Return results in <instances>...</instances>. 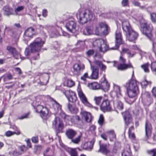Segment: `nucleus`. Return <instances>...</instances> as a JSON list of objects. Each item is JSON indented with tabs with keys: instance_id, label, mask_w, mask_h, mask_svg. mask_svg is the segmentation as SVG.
<instances>
[{
	"instance_id": "obj_1",
	"label": "nucleus",
	"mask_w": 156,
	"mask_h": 156,
	"mask_svg": "<svg viewBox=\"0 0 156 156\" xmlns=\"http://www.w3.org/2000/svg\"><path fill=\"white\" fill-rule=\"evenodd\" d=\"M133 76L134 70H133L132 78L126 84L127 94L130 98H135L139 93L138 82L133 78Z\"/></svg>"
},
{
	"instance_id": "obj_2",
	"label": "nucleus",
	"mask_w": 156,
	"mask_h": 156,
	"mask_svg": "<svg viewBox=\"0 0 156 156\" xmlns=\"http://www.w3.org/2000/svg\"><path fill=\"white\" fill-rule=\"evenodd\" d=\"M141 30L142 33L152 42L153 50L156 52V40L152 34V27L151 25L147 24L146 23H140Z\"/></svg>"
},
{
	"instance_id": "obj_3",
	"label": "nucleus",
	"mask_w": 156,
	"mask_h": 156,
	"mask_svg": "<svg viewBox=\"0 0 156 156\" xmlns=\"http://www.w3.org/2000/svg\"><path fill=\"white\" fill-rule=\"evenodd\" d=\"M122 26L123 31L126 33V35L127 40L130 41H134L137 39L138 34L132 29L128 21H123Z\"/></svg>"
},
{
	"instance_id": "obj_4",
	"label": "nucleus",
	"mask_w": 156,
	"mask_h": 156,
	"mask_svg": "<svg viewBox=\"0 0 156 156\" xmlns=\"http://www.w3.org/2000/svg\"><path fill=\"white\" fill-rule=\"evenodd\" d=\"M44 44V41L41 38H36L33 43L30 44V50L28 48H26L25 51V55L27 56H28L31 52H39Z\"/></svg>"
},
{
	"instance_id": "obj_5",
	"label": "nucleus",
	"mask_w": 156,
	"mask_h": 156,
	"mask_svg": "<svg viewBox=\"0 0 156 156\" xmlns=\"http://www.w3.org/2000/svg\"><path fill=\"white\" fill-rule=\"evenodd\" d=\"M79 22L83 24L91 20L93 18L92 12L88 9H80L76 15Z\"/></svg>"
},
{
	"instance_id": "obj_6",
	"label": "nucleus",
	"mask_w": 156,
	"mask_h": 156,
	"mask_svg": "<svg viewBox=\"0 0 156 156\" xmlns=\"http://www.w3.org/2000/svg\"><path fill=\"white\" fill-rule=\"evenodd\" d=\"M110 31V28L105 22H101L96 25L95 29V34L99 35L102 34L104 35H107Z\"/></svg>"
},
{
	"instance_id": "obj_7",
	"label": "nucleus",
	"mask_w": 156,
	"mask_h": 156,
	"mask_svg": "<svg viewBox=\"0 0 156 156\" xmlns=\"http://www.w3.org/2000/svg\"><path fill=\"white\" fill-rule=\"evenodd\" d=\"M93 45L94 47H97L101 51L103 52L109 49L106 42L101 39L96 40L93 42Z\"/></svg>"
},
{
	"instance_id": "obj_8",
	"label": "nucleus",
	"mask_w": 156,
	"mask_h": 156,
	"mask_svg": "<svg viewBox=\"0 0 156 156\" xmlns=\"http://www.w3.org/2000/svg\"><path fill=\"white\" fill-rule=\"evenodd\" d=\"M123 54L122 55L121 54V55L119 58V61L120 62L122 63L120 64L117 66H116L117 62L114 61V66L115 67H117V69L118 70H125L128 68H132L133 69V67L131 64H127L125 63L126 62L125 59L123 57Z\"/></svg>"
},
{
	"instance_id": "obj_9",
	"label": "nucleus",
	"mask_w": 156,
	"mask_h": 156,
	"mask_svg": "<svg viewBox=\"0 0 156 156\" xmlns=\"http://www.w3.org/2000/svg\"><path fill=\"white\" fill-rule=\"evenodd\" d=\"M53 127L56 129L57 133L63 132L64 125L58 117H55L52 123Z\"/></svg>"
},
{
	"instance_id": "obj_10",
	"label": "nucleus",
	"mask_w": 156,
	"mask_h": 156,
	"mask_svg": "<svg viewBox=\"0 0 156 156\" xmlns=\"http://www.w3.org/2000/svg\"><path fill=\"white\" fill-rule=\"evenodd\" d=\"M73 68V74L76 75H79L84 69L85 66L83 63L79 62L75 64Z\"/></svg>"
},
{
	"instance_id": "obj_11",
	"label": "nucleus",
	"mask_w": 156,
	"mask_h": 156,
	"mask_svg": "<svg viewBox=\"0 0 156 156\" xmlns=\"http://www.w3.org/2000/svg\"><path fill=\"white\" fill-rule=\"evenodd\" d=\"M44 98V96L39 95L37 96L36 98V103H36L37 106L34 108L36 110V112H41L43 109V108H45L44 107L42 104V102H43L42 101L43 99Z\"/></svg>"
},
{
	"instance_id": "obj_12",
	"label": "nucleus",
	"mask_w": 156,
	"mask_h": 156,
	"mask_svg": "<svg viewBox=\"0 0 156 156\" xmlns=\"http://www.w3.org/2000/svg\"><path fill=\"white\" fill-rule=\"evenodd\" d=\"M66 29L70 32L74 33L77 30V25L74 20L68 21L66 25Z\"/></svg>"
},
{
	"instance_id": "obj_13",
	"label": "nucleus",
	"mask_w": 156,
	"mask_h": 156,
	"mask_svg": "<svg viewBox=\"0 0 156 156\" xmlns=\"http://www.w3.org/2000/svg\"><path fill=\"white\" fill-rule=\"evenodd\" d=\"M115 47L111 48L115 50L118 49L120 44L122 43V39L121 33L119 30H117L115 33Z\"/></svg>"
},
{
	"instance_id": "obj_14",
	"label": "nucleus",
	"mask_w": 156,
	"mask_h": 156,
	"mask_svg": "<svg viewBox=\"0 0 156 156\" xmlns=\"http://www.w3.org/2000/svg\"><path fill=\"white\" fill-rule=\"evenodd\" d=\"M100 109L103 112L112 111L110 101L108 100H104L100 106Z\"/></svg>"
},
{
	"instance_id": "obj_15",
	"label": "nucleus",
	"mask_w": 156,
	"mask_h": 156,
	"mask_svg": "<svg viewBox=\"0 0 156 156\" xmlns=\"http://www.w3.org/2000/svg\"><path fill=\"white\" fill-rule=\"evenodd\" d=\"M90 64V69L92 71V73L90 77V78L94 80H97L99 78V68Z\"/></svg>"
},
{
	"instance_id": "obj_16",
	"label": "nucleus",
	"mask_w": 156,
	"mask_h": 156,
	"mask_svg": "<svg viewBox=\"0 0 156 156\" xmlns=\"http://www.w3.org/2000/svg\"><path fill=\"white\" fill-rule=\"evenodd\" d=\"M100 82V89L102 90L105 91H108L109 89V84L106 80L105 75L101 80Z\"/></svg>"
},
{
	"instance_id": "obj_17",
	"label": "nucleus",
	"mask_w": 156,
	"mask_h": 156,
	"mask_svg": "<svg viewBox=\"0 0 156 156\" xmlns=\"http://www.w3.org/2000/svg\"><path fill=\"white\" fill-rule=\"evenodd\" d=\"M34 33V29L31 28L30 27L27 29L25 31L24 35V40L25 41V43L27 44V41L30 38H31Z\"/></svg>"
},
{
	"instance_id": "obj_18",
	"label": "nucleus",
	"mask_w": 156,
	"mask_h": 156,
	"mask_svg": "<svg viewBox=\"0 0 156 156\" xmlns=\"http://www.w3.org/2000/svg\"><path fill=\"white\" fill-rule=\"evenodd\" d=\"M78 94L81 101L85 105L89 108L93 107L92 105L88 102L85 96L81 90L78 91Z\"/></svg>"
},
{
	"instance_id": "obj_19",
	"label": "nucleus",
	"mask_w": 156,
	"mask_h": 156,
	"mask_svg": "<svg viewBox=\"0 0 156 156\" xmlns=\"http://www.w3.org/2000/svg\"><path fill=\"white\" fill-rule=\"evenodd\" d=\"M82 119H84L86 122H90L92 120V117L90 113L83 110L80 112Z\"/></svg>"
},
{
	"instance_id": "obj_20",
	"label": "nucleus",
	"mask_w": 156,
	"mask_h": 156,
	"mask_svg": "<svg viewBox=\"0 0 156 156\" xmlns=\"http://www.w3.org/2000/svg\"><path fill=\"white\" fill-rule=\"evenodd\" d=\"M111 94L113 97L115 96L117 97H119L121 96L122 95L120 87L118 85H114L113 90Z\"/></svg>"
},
{
	"instance_id": "obj_21",
	"label": "nucleus",
	"mask_w": 156,
	"mask_h": 156,
	"mask_svg": "<svg viewBox=\"0 0 156 156\" xmlns=\"http://www.w3.org/2000/svg\"><path fill=\"white\" fill-rule=\"evenodd\" d=\"M48 31L51 37H54L57 35L59 34L58 29H56L55 27L49 26L48 28Z\"/></svg>"
},
{
	"instance_id": "obj_22",
	"label": "nucleus",
	"mask_w": 156,
	"mask_h": 156,
	"mask_svg": "<svg viewBox=\"0 0 156 156\" xmlns=\"http://www.w3.org/2000/svg\"><path fill=\"white\" fill-rule=\"evenodd\" d=\"M7 49L12 54L13 56L16 59H18L20 58H21L20 54L16 51L14 48L11 46H8L7 47Z\"/></svg>"
},
{
	"instance_id": "obj_23",
	"label": "nucleus",
	"mask_w": 156,
	"mask_h": 156,
	"mask_svg": "<svg viewBox=\"0 0 156 156\" xmlns=\"http://www.w3.org/2000/svg\"><path fill=\"white\" fill-rule=\"evenodd\" d=\"M99 151L103 154H106L108 153L109 150L108 149V146L105 144H100Z\"/></svg>"
},
{
	"instance_id": "obj_24",
	"label": "nucleus",
	"mask_w": 156,
	"mask_h": 156,
	"mask_svg": "<svg viewBox=\"0 0 156 156\" xmlns=\"http://www.w3.org/2000/svg\"><path fill=\"white\" fill-rule=\"evenodd\" d=\"M76 133V131L74 130L68 129L66 131V134L67 137L71 140L75 136Z\"/></svg>"
},
{
	"instance_id": "obj_25",
	"label": "nucleus",
	"mask_w": 156,
	"mask_h": 156,
	"mask_svg": "<svg viewBox=\"0 0 156 156\" xmlns=\"http://www.w3.org/2000/svg\"><path fill=\"white\" fill-rule=\"evenodd\" d=\"M87 86L90 89L93 90L100 89V84L96 82L89 83Z\"/></svg>"
},
{
	"instance_id": "obj_26",
	"label": "nucleus",
	"mask_w": 156,
	"mask_h": 156,
	"mask_svg": "<svg viewBox=\"0 0 156 156\" xmlns=\"http://www.w3.org/2000/svg\"><path fill=\"white\" fill-rule=\"evenodd\" d=\"M60 115L66 122H67L70 121L72 122H73V117H72L69 115H66L63 112H61Z\"/></svg>"
},
{
	"instance_id": "obj_27",
	"label": "nucleus",
	"mask_w": 156,
	"mask_h": 156,
	"mask_svg": "<svg viewBox=\"0 0 156 156\" xmlns=\"http://www.w3.org/2000/svg\"><path fill=\"white\" fill-rule=\"evenodd\" d=\"M123 115L125 124L126 125H128L131 121V115L127 112H124Z\"/></svg>"
},
{
	"instance_id": "obj_28",
	"label": "nucleus",
	"mask_w": 156,
	"mask_h": 156,
	"mask_svg": "<svg viewBox=\"0 0 156 156\" xmlns=\"http://www.w3.org/2000/svg\"><path fill=\"white\" fill-rule=\"evenodd\" d=\"M69 95L67 97L68 100L71 102H74L77 100L75 93L72 91H69Z\"/></svg>"
},
{
	"instance_id": "obj_29",
	"label": "nucleus",
	"mask_w": 156,
	"mask_h": 156,
	"mask_svg": "<svg viewBox=\"0 0 156 156\" xmlns=\"http://www.w3.org/2000/svg\"><path fill=\"white\" fill-rule=\"evenodd\" d=\"M106 133L108 136L110 141H113L115 140L116 135L113 130L108 131Z\"/></svg>"
},
{
	"instance_id": "obj_30",
	"label": "nucleus",
	"mask_w": 156,
	"mask_h": 156,
	"mask_svg": "<svg viewBox=\"0 0 156 156\" xmlns=\"http://www.w3.org/2000/svg\"><path fill=\"white\" fill-rule=\"evenodd\" d=\"M3 9L5 11L4 14L6 16H9L14 14L12 9L10 8L8 6H5Z\"/></svg>"
},
{
	"instance_id": "obj_31",
	"label": "nucleus",
	"mask_w": 156,
	"mask_h": 156,
	"mask_svg": "<svg viewBox=\"0 0 156 156\" xmlns=\"http://www.w3.org/2000/svg\"><path fill=\"white\" fill-rule=\"evenodd\" d=\"M77 148H68L67 151L71 156H79L77 151Z\"/></svg>"
},
{
	"instance_id": "obj_32",
	"label": "nucleus",
	"mask_w": 156,
	"mask_h": 156,
	"mask_svg": "<svg viewBox=\"0 0 156 156\" xmlns=\"http://www.w3.org/2000/svg\"><path fill=\"white\" fill-rule=\"evenodd\" d=\"M114 106L115 109H118L122 110L123 108V105L122 103L119 101L114 102Z\"/></svg>"
},
{
	"instance_id": "obj_33",
	"label": "nucleus",
	"mask_w": 156,
	"mask_h": 156,
	"mask_svg": "<svg viewBox=\"0 0 156 156\" xmlns=\"http://www.w3.org/2000/svg\"><path fill=\"white\" fill-rule=\"evenodd\" d=\"M93 147V144L91 142L85 143L83 145V149L89 151H91Z\"/></svg>"
},
{
	"instance_id": "obj_34",
	"label": "nucleus",
	"mask_w": 156,
	"mask_h": 156,
	"mask_svg": "<svg viewBox=\"0 0 156 156\" xmlns=\"http://www.w3.org/2000/svg\"><path fill=\"white\" fill-rule=\"evenodd\" d=\"M121 53L122 55L125 53H127L128 55V57L129 58L133 57L135 54L134 53H132L128 49L125 48H123L122 49V51L121 52Z\"/></svg>"
},
{
	"instance_id": "obj_35",
	"label": "nucleus",
	"mask_w": 156,
	"mask_h": 156,
	"mask_svg": "<svg viewBox=\"0 0 156 156\" xmlns=\"http://www.w3.org/2000/svg\"><path fill=\"white\" fill-rule=\"evenodd\" d=\"M94 63L95 65L98 66L102 71H105L106 69V66L104 65L101 62L95 60L94 61Z\"/></svg>"
},
{
	"instance_id": "obj_36",
	"label": "nucleus",
	"mask_w": 156,
	"mask_h": 156,
	"mask_svg": "<svg viewBox=\"0 0 156 156\" xmlns=\"http://www.w3.org/2000/svg\"><path fill=\"white\" fill-rule=\"evenodd\" d=\"M63 85L64 86L71 87L74 85L75 83L71 79H68L64 82Z\"/></svg>"
},
{
	"instance_id": "obj_37",
	"label": "nucleus",
	"mask_w": 156,
	"mask_h": 156,
	"mask_svg": "<svg viewBox=\"0 0 156 156\" xmlns=\"http://www.w3.org/2000/svg\"><path fill=\"white\" fill-rule=\"evenodd\" d=\"M142 97L143 99V101H146V99H148L149 101H151L150 94L148 92H146L143 93L142 94Z\"/></svg>"
},
{
	"instance_id": "obj_38",
	"label": "nucleus",
	"mask_w": 156,
	"mask_h": 156,
	"mask_svg": "<svg viewBox=\"0 0 156 156\" xmlns=\"http://www.w3.org/2000/svg\"><path fill=\"white\" fill-rule=\"evenodd\" d=\"M151 126L148 123L147 121L146 122L145 131L146 136L148 137V135L151 133Z\"/></svg>"
},
{
	"instance_id": "obj_39",
	"label": "nucleus",
	"mask_w": 156,
	"mask_h": 156,
	"mask_svg": "<svg viewBox=\"0 0 156 156\" xmlns=\"http://www.w3.org/2000/svg\"><path fill=\"white\" fill-rule=\"evenodd\" d=\"M40 113L41 116L43 119H46L48 114V109L46 107L43 108L42 111Z\"/></svg>"
},
{
	"instance_id": "obj_40",
	"label": "nucleus",
	"mask_w": 156,
	"mask_h": 156,
	"mask_svg": "<svg viewBox=\"0 0 156 156\" xmlns=\"http://www.w3.org/2000/svg\"><path fill=\"white\" fill-rule=\"evenodd\" d=\"M53 107L55 110L56 111H60L61 109V106L55 101H54Z\"/></svg>"
},
{
	"instance_id": "obj_41",
	"label": "nucleus",
	"mask_w": 156,
	"mask_h": 156,
	"mask_svg": "<svg viewBox=\"0 0 156 156\" xmlns=\"http://www.w3.org/2000/svg\"><path fill=\"white\" fill-rule=\"evenodd\" d=\"M73 123L79 124L80 125H81L82 124V122L80 120L79 117L78 115H75V116L73 117Z\"/></svg>"
},
{
	"instance_id": "obj_42",
	"label": "nucleus",
	"mask_w": 156,
	"mask_h": 156,
	"mask_svg": "<svg viewBox=\"0 0 156 156\" xmlns=\"http://www.w3.org/2000/svg\"><path fill=\"white\" fill-rule=\"evenodd\" d=\"M103 97L102 96H95L94 100L96 105H99Z\"/></svg>"
},
{
	"instance_id": "obj_43",
	"label": "nucleus",
	"mask_w": 156,
	"mask_h": 156,
	"mask_svg": "<svg viewBox=\"0 0 156 156\" xmlns=\"http://www.w3.org/2000/svg\"><path fill=\"white\" fill-rule=\"evenodd\" d=\"M149 64L148 63H147L141 65V67L145 72L148 73L149 72Z\"/></svg>"
},
{
	"instance_id": "obj_44",
	"label": "nucleus",
	"mask_w": 156,
	"mask_h": 156,
	"mask_svg": "<svg viewBox=\"0 0 156 156\" xmlns=\"http://www.w3.org/2000/svg\"><path fill=\"white\" fill-rule=\"evenodd\" d=\"M122 155V156H131V152L129 146H128V148L124 150Z\"/></svg>"
},
{
	"instance_id": "obj_45",
	"label": "nucleus",
	"mask_w": 156,
	"mask_h": 156,
	"mask_svg": "<svg viewBox=\"0 0 156 156\" xmlns=\"http://www.w3.org/2000/svg\"><path fill=\"white\" fill-rule=\"evenodd\" d=\"M81 136V135H80L75 138H73L71 139V141L75 144H78L80 141Z\"/></svg>"
},
{
	"instance_id": "obj_46",
	"label": "nucleus",
	"mask_w": 156,
	"mask_h": 156,
	"mask_svg": "<svg viewBox=\"0 0 156 156\" xmlns=\"http://www.w3.org/2000/svg\"><path fill=\"white\" fill-rule=\"evenodd\" d=\"M133 129V127H131L129 130V136L130 138L132 140H134L135 139V136L133 133L132 132V131Z\"/></svg>"
},
{
	"instance_id": "obj_47",
	"label": "nucleus",
	"mask_w": 156,
	"mask_h": 156,
	"mask_svg": "<svg viewBox=\"0 0 156 156\" xmlns=\"http://www.w3.org/2000/svg\"><path fill=\"white\" fill-rule=\"evenodd\" d=\"M20 131H18L17 132H12L11 131H8L6 132L5 135L7 136H10L12 135H13L15 134L16 135H20Z\"/></svg>"
},
{
	"instance_id": "obj_48",
	"label": "nucleus",
	"mask_w": 156,
	"mask_h": 156,
	"mask_svg": "<svg viewBox=\"0 0 156 156\" xmlns=\"http://www.w3.org/2000/svg\"><path fill=\"white\" fill-rule=\"evenodd\" d=\"M151 68L153 72H156V62H151Z\"/></svg>"
},
{
	"instance_id": "obj_49",
	"label": "nucleus",
	"mask_w": 156,
	"mask_h": 156,
	"mask_svg": "<svg viewBox=\"0 0 156 156\" xmlns=\"http://www.w3.org/2000/svg\"><path fill=\"white\" fill-rule=\"evenodd\" d=\"M104 122V118L103 116L102 115H101L100 116L98 122L101 126H102Z\"/></svg>"
},
{
	"instance_id": "obj_50",
	"label": "nucleus",
	"mask_w": 156,
	"mask_h": 156,
	"mask_svg": "<svg viewBox=\"0 0 156 156\" xmlns=\"http://www.w3.org/2000/svg\"><path fill=\"white\" fill-rule=\"evenodd\" d=\"M86 30L89 35L93 34V28L92 27H87L86 28Z\"/></svg>"
},
{
	"instance_id": "obj_51",
	"label": "nucleus",
	"mask_w": 156,
	"mask_h": 156,
	"mask_svg": "<svg viewBox=\"0 0 156 156\" xmlns=\"http://www.w3.org/2000/svg\"><path fill=\"white\" fill-rule=\"evenodd\" d=\"M151 19L152 22H156V13H151Z\"/></svg>"
},
{
	"instance_id": "obj_52",
	"label": "nucleus",
	"mask_w": 156,
	"mask_h": 156,
	"mask_svg": "<svg viewBox=\"0 0 156 156\" xmlns=\"http://www.w3.org/2000/svg\"><path fill=\"white\" fill-rule=\"evenodd\" d=\"M132 4L135 6H137L140 7L141 8L143 9L144 8V6H140V3L136 1L133 0L132 1Z\"/></svg>"
},
{
	"instance_id": "obj_53",
	"label": "nucleus",
	"mask_w": 156,
	"mask_h": 156,
	"mask_svg": "<svg viewBox=\"0 0 156 156\" xmlns=\"http://www.w3.org/2000/svg\"><path fill=\"white\" fill-rule=\"evenodd\" d=\"M149 83H150V82H148L146 80H145L143 81L140 83V84L143 88H145Z\"/></svg>"
},
{
	"instance_id": "obj_54",
	"label": "nucleus",
	"mask_w": 156,
	"mask_h": 156,
	"mask_svg": "<svg viewBox=\"0 0 156 156\" xmlns=\"http://www.w3.org/2000/svg\"><path fill=\"white\" fill-rule=\"evenodd\" d=\"M68 108L69 110L72 112H74L76 110V108L73 107L69 104L68 105Z\"/></svg>"
},
{
	"instance_id": "obj_55",
	"label": "nucleus",
	"mask_w": 156,
	"mask_h": 156,
	"mask_svg": "<svg viewBox=\"0 0 156 156\" xmlns=\"http://www.w3.org/2000/svg\"><path fill=\"white\" fill-rule=\"evenodd\" d=\"M19 149L20 151V152L23 154L24 152L27 150V148L24 145H22L19 147Z\"/></svg>"
},
{
	"instance_id": "obj_56",
	"label": "nucleus",
	"mask_w": 156,
	"mask_h": 156,
	"mask_svg": "<svg viewBox=\"0 0 156 156\" xmlns=\"http://www.w3.org/2000/svg\"><path fill=\"white\" fill-rule=\"evenodd\" d=\"M87 78H89L90 77H88V74L87 73H85L81 77V79L83 80V81H86V80Z\"/></svg>"
},
{
	"instance_id": "obj_57",
	"label": "nucleus",
	"mask_w": 156,
	"mask_h": 156,
	"mask_svg": "<svg viewBox=\"0 0 156 156\" xmlns=\"http://www.w3.org/2000/svg\"><path fill=\"white\" fill-rule=\"evenodd\" d=\"M94 50L90 49L88 50L86 52L87 56H90L94 54Z\"/></svg>"
},
{
	"instance_id": "obj_58",
	"label": "nucleus",
	"mask_w": 156,
	"mask_h": 156,
	"mask_svg": "<svg viewBox=\"0 0 156 156\" xmlns=\"http://www.w3.org/2000/svg\"><path fill=\"white\" fill-rule=\"evenodd\" d=\"M148 153L151 156H155L156 154V149H154L148 151Z\"/></svg>"
},
{
	"instance_id": "obj_59",
	"label": "nucleus",
	"mask_w": 156,
	"mask_h": 156,
	"mask_svg": "<svg viewBox=\"0 0 156 156\" xmlns=\"http://www.w3.org/2000/svg\"><path fill=\"white\" fill-rule=\"evenodd\" d=\"M12 78V75L10 74H7L4 78V80L5 81L8 79L9 80H11Z\"/></svg>"
},
{
	"instance_id": "obj_60",
	"label": "nucleus",
	"mask_w": 156,
	"mask_h": 156,
	"mask_svg": "<svg viewBox=\"0 0 156 156\" xmlns=\"http://www.w3.org/2000/svg\"><path fill=\"white\" fill-rule=\"evenodd\" d=\"M23 9V6H19L15 9V12L16 14H17V12H19L20 11H22Z\"/></svg>"
},
{
	"instance_id": "obj_61",
	"label": "nucleus",
	"mask_w": 156,
	"mask_h": 156,
	"mask_svg": "<svg viewBox=\"0 0 156 156\" xmlns=\"http://www.w3.org/2000/svg\"><path fill=\"white\" fill-rule=\"evenodd\" d=\"M13 154L14 156H19V155L22 154V153L20 152L17 151H14L13 153Z\"/></svg>"
},
{
	"instance_id": "obj_62",
	"label": "nucleus",
	"mask_w": 156,
	"mask_h": 156,
	"mask_svg": "<svg viewBox=\"0 0 156 156\" xmlns=\"http://www.w3.org/2000/svg\"><path fill=\"white\" fill-rule=\"evenodd\" d=\"M122 4L123 6H126L128 5V0H122Z\"/></svg>"
},
{
	"instance_id": "obj_63",
	"label": "nucleus",
	"mask_w": 156,
	"mask_h": 156,
	"mask_svg": "<svg viewBox=\"0 0 156 156\" xmlns=\"http://www.w3.org/2000/svg\"><path fill=\"white\" fill-rule=\"evenodd\" d=\"M143 102L145 103L146 105H150V104L152 102V100L151 99V101H149L148 100V99H146V101H143Z\"/></svg>"
},
{
	"instance_id": "obj_64",
	"label": "nucleus",
	"mask_w": 156,
	"mask_h": 156,
	"mask_svg": "<svg viewBox=\"0 0 156 156\" xmlns=\"http://www.w3.org/2000/svg\"><path fill=\"white\" fill-rule=\"evenodd\" d=\"M32 142L34 143H36L38 142V138L37 137H33L32 139Z\"/></svg>"
}]
</instances>
